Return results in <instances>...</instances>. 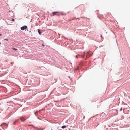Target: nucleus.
Returning <instances> with one entry per match:
<instances>
[{"instance_id":"nucleus-1","label":"nucleus","mask_w":130,"mask_h":130,"mask_svg":"<svg viewBox=\"0 0 130 130\" xmlns=\"http://www.w3.org/2000/svg\"><path fill=\"white\" fill-rule=\"evenodd\" d=\"M53 16L55 15H56L57 16H59L60 15V13L58 12H52Z\"/></svg>"},{"instance_id":"nucleus-2","label":"nucleus","mask_w":130,"mask_h":130,"mask_svg":"<svg viewBox=\"0 0 130 130\" xmlns=\"http://www.w3.org/2000/svg\"><path fill=\"white\" fill-rule=\"evenodd\" d=\"M27 28V26H23L21 27V30H24L26 29Z\"/></svg>"},{"instance_id":"nucleus-3","label":"nucleus","mask_w":130,"mask_h":130,"mask_svg":"<svg viewBox=\"0 0 130 130\" xmlns=\"http://www.w3.org/2000/svg\"><path fill=\"white\" fill-rule=\"evenodd\" d=\"M20 119L22 121H24L26 120L23 117H22Z\"/></svg>"},{"instance_id":"nucleus-4","label":"nucleus","mask_w":130,"mask_h":130,"mask_svg":"<svg viewBox=\"0 0 130 130\" xmlns=\"http://www.w3.org/2000/svg\"><path fill=\"white\" fill-rule=\"evenodd\" d=\"M38 32L40 35L41 34V32L39 29H38Z\"/></svg>"},{"instance_id":"nucleus-5","label":"nucleus","mask_w":130,"mask_h":130,"mask_svg":"<svg viewBox=\"0 0 130 130\" xmlns=\"http://www.w3.org/2000/svg\"><path fill=\"white\" fill-rule=\"evenodd\" d=\"M66 126H63L62 127V128H64L66 127Z\"/></svg>"},{"instance_id":"nucleus-6","label":"nucleus","mask_w":130,"mask_h":130,"mask_svg":"<svg viewBox=\"0 0 130 130\" xmlns=\"http://www.w3.org/2000/svg\"><path fill=\"white\" fill-rule=\"evenodd\" d=\"M12 48L15 51H16L17 50V49L15 48H14V47H12Z\"/></svg>"},{"instance_id":"nucleus-7","label":"nucleus","mask_w":130,"mask_h":130,"mask_svg":"<svg viewBox=\"0 0 130 130\" xmlns=\"http://www.w3.org/2000/svg\"><path fill=\"white\" fill-rule=\"evenodd\" d=\"M38 111H36L35 113V115L36 116L38 114Z\"/></svg>"},{"instance_id":"nucleus-8","label":"nucleus","mask_w":130,"mask_h":130,"mask_svg":"<svg viewBox=\"0 0 130 130\" xmlns=\"http://www.w3.org/2000/svg\"><path fill=\"white\" fill-rule=\"evenodd\" d=\"M79 56V55H77L76 56V58H78V56Z\"/></svg>"},{"instance_id":"nucleus-9","label":"nucleus","mask_w":130,"mask_h":130,"mask_svg":"<svg viewBox=\"0 0 130 130\" xmlns=\"http://www.w3.org/2000/svg\"><path fill=\"white\" fill-rule=\"evenodd\" d=\"M122 107H121V108H120V111H122Z\"/></svg>"},{"instance_id":"nucleus-10","label":"nucleus","mask_w":130,"mask_h":130,"mask_svg":"<svg viewBox=\"0 0 130 130\" xmlns=\"http://www.w3.org/2000/svg\"><path fill=\"white\" fill-rule=\"evenodd\" d=\"M12 21H14V19H13V18H12Z\"/></svg>"},{"instance_id":"nucleus-11","label":"nucleus","mask_w":130,"mask_h":130,"mask_svg":"<svg viewBox=\"0 0 130 130\" xmlns=\"http://www.w3.org/2000/svg\"><path fill=\"white\" fill-rule=\"evenodd\" d=\"M4 40H6V41H8V40L7 39H4Z\"/></svg>"},{"instance_id":"nucleus-12","label":"nucleus","mask_w":130,"mask_h":130,"mask_svg":"<svg viewBox=\"0 0 130 130\" xmlns=\"http://www.w3.org/2000/svg\"><path fill=\"white\" fill-rule=\"evenodd\" d=\"M15 122L14 123H13V124L14 125H15Z\"/></svg>"},{"instance_id":"nucleus-13","label":"nucleus","mask_w":130,"mask_h":130,"mask_svg":"<svg viewBox=\"0 0 130 130\" xmlns=\"http://www.w3.org/2000/svg\"><path fill=\"white\" fill-rule=\"evenodd\" d=\"M42 45L43 46H44V45L43 44H42Z\"/></svg>"},{"instance_id":"nucleus-14","label":"nucleus","mask_w":130,"mask_h":130,"mask_svg":"<svg viewBox=\"0 0 130 130\" xmlns=\"http://www.w3.org/2000/svg\"><path fill=\"white\" fill-rule=\"evenodd\" d=\"M2 35L1 34H0V36H1Z\"/></svg>"},{"instance_id":"nucleus-15","label":"nucleus","mask_w":130,"mask_h":130,"mask_svg":"<svg viewBox=\"0 0 130 130\" xmlns=\"http://www.w3.org/2000/svg\"><path fill=\"white\" fill-rule=\"evenodd\" d=\"M1 44V42H0V44Z\"/></svg>"}]
</instances>
